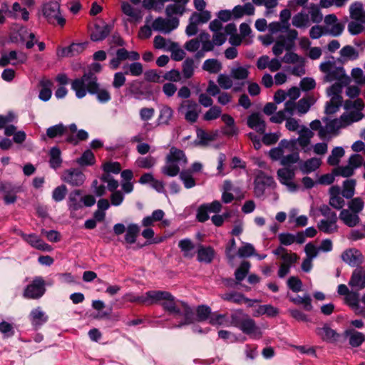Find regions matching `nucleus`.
<instances>
[{
	"mask_svg": "<svg viewBox=\"0 0 365 365\" xmlns=\"http://www.w3.org/2000/svg\"><path fill=\"white\" fill-rule=\"evenodd\" d=\"M344 108L349 111L348 113H343L339 118L329 119L328 117L322 118V121L325 123L323 128L318 132V135L322 140L326 139L330 134H337L338 130L341 128H345L352 123L359 121L364 117L362 110L364 108V102L361 99H355L354 101L346 100L344 103Z\"/></svg>",
	"mask_w": 365,
	"mask_h": 365,
	"instance_id": "nucleus-1",
	"label": "nucleus"
},
{
	"mask_svg": "<svg viewBox=\"0 0 365 365\" xmlns=\"http://www.w3.org/2000/svg\"><path fill=\"white\" fill-rule=\"evenodd\" d=\"M149 297L151 304H160L163 309L175 317H182V320L175 327L180 328L193 322L195 317L192 309L185 302L176 299L169 292L153 290Z\"/></svg>",
	"mask_w": 365,
	"mask_h": 365,
	"instance_id": "nucleus-2",
	"label": "nucleus"
},
{
	"mask_svg": "<svg viewBox=\"0 0 365 365\" xmlns=\"http://www.w3.org/2000/svg\"><path fill=\"white\" fill-rule=\"evenodd\" d=\"M99 70H88L81 78L72 81L71 87L78 98H83L87 93L96 96L101 103H108L111 99L108 90L101 86L94 71Z\"/></svg>",
	"mask_w": 365,
	"mask_h": 365,
	"instance_id": "nucleus-3",
	"label": "nucleus"
},
{
	"mask_svg": "<svg viewBox=\"0 0 365 365\" xmlns=\"http://www.w3.org/2000/svg\"><path fill=\"white\" fill-rule=\"evenodd\" d=\"M230 327L238 328L244 334L253 339H259L262 336V331L255 321L242 309L234 310L229 317Z\"/></svg>",
	"mask_w": 365,
	"mask_h": 365,
	"instance_id": "nucleus-4",
	"label": "nucleus"
},
{
	"mask_svg": "<svg viewBox=\"0 0 365 365\" xmlns=\"http://www.w3.org/2000/svg\"><path fill=\"white\" fill-rule=\"evenodd\" d=\"M187 163L186 155L182 150L176 147H171L165 158V163L161 168L165 175L175 177L180 173V168L185 167Z\"/></svg>",
	"mask_w": 365,
	"mask_h": 365,
	"instance_id": "nucleus-5",
	"label": "nucleus"
},
{
	"mask_svg": "<svg viewBox=\"0 0 365 365\" xmlns=\"http://www.w3.org/2000/svg\"><path fill=\"white\" fill-rule=\"evenodd\" d=\"M326 81L334 83L327 88L329 96L342 98L341 94L344 86L351 82V78L345 73V70H322Z\"/></svg>",
	"mask_w": 365,
	"mask_h": 365,
	"instance_id": "nucleus-6",
	"label": "nucleus"
},
{
	"mask_svg": "<svg viewBox=\"0 0 365 365\" xmlns=\"http://www.w3.org/2000/svg\"><path fill=\"white\" fill-rule=\"evenodd\" d=\"M248 75V70H231L230 74H220L217 81L222 89L228 90L232 88L233 91L238 92L242 90L244 81Z\"/></svg>",
	"mask_w": 365,
	"mask_h": 365,
	"instance_id": "nucleus-7",
	"label": "nucleus"
},
{
	"mask_svg": "<svg viewBox=\"0 0 365 365\" xmlns=\"http://www.w3.org/2000/svg\"><path fill=\"white\" fill-rule=\"evenodd\" d=\"M47 283L41 276H35L25 286L22 295L27 299H40L46 292Z\"/></svg>",
	"mask_w": 365,
	"mask_h": 365,
	"instance_id": "nucleus-8",
	"label": "nucleus"
},
{
	"mask_svg": "<svg viewBox=\"0 0 365 365\" xmlns=\"http://www.w3.org/2000/svg\"><path fill=\"white\" fill-rule=\"evenodd\" d=\"M319 212L325 218L318 222L319 230L328 235L336 232L338 230L336 213L331 210L327 205L320 206Z\"/></svg>",
	"mask_w": 365,
	"mask_h": 365,
	"instance_id": "nucleus-9",
	"label": "nucleus"
},
{
	"mask_svg": "<svg viewBox=\"0 0 365 365\" xmlns=\"http://www.w3.org/2000/svg\"><path fill=\"white\" fill-rule=\"evenodd\" d=\"M41 14L46 21L51 24L63 26L66 19L61 12L60 4L58 1H49L41 7Z\"/></svg>",
	"mask_w": 365,
	"mask_h": 365,
	"instance_id": "nucleus-10",
	"label": "nucleus"
},
{
	"mask_svg": "<svg viewBox=\"0 0 365 365\" xmlns=\"http://www.w3.org/2000/svg\"><path fill=\"white\" fill-rule=\"evenodd\" d=\"M145 78L147 81L162 83L165 81L180 82L182 79L179 70H169L163 72V70H146Z\"/></svg>",
	"mask_w": 365,
	"mask_h": 365,
	"instance_id": "nucleus-11",
	"label": "nucleus"
},
{
	"mask_svg": "<svg viewBox=\"0 0 365 365\" xmlns=\"http://www.w3.org/2000/svg\"><path fill=\"white\" fill-rule=\"evenodd\" d=\"M275 186L276 182L272 176L267 175L261 170L255 171L254 192L257 197H259L264 195L267 187L274 188Z\"/></svg>",
	"mask_w": 365,
	"mask_h": 365,
	"instance_id": "nucleus-12",
	"label": "nucleus"
},
{
	"mask_svg": "<svg viewBox=\"0 0 365 365\" xmlns=\"http://www.w3.org/2000/svg\"><path fill=\"white\" fill-rule=\"evenodd\" d=\"M222 205L218 200H214L211 203H204L197 210L196 219L198 222H205L209 218V213H218L220 212Z\"/></svg>",
	"mask_w": 365,
	"mask_h": 365,
	"instance_id": "nucleus-13",
	"label": "nucleus"
},
{
	"mask_svg": "<svg viewBox=\"0 0 365 365\" xmlns=\"http://www.w3.org/2000/svg\"><path fill=\"white\" fill-rule=\"evenodd\" d=\"M61 179L72 186L78 187L84 183L86 175L78 168H71L63 172Z\"/></svg>",
	"mask_w": 365,
	"mask_h": 365,
	"instance_id": "nucleus-14",
	"label": "nucleus"
},
{
	"mask_svg": "<svg viewBox=\"0 0 365 365\" xmlns=\"http://www.w3.org/2000/svg\"><path fill=\"white\" fill-rule=\"evenodd\" d=\"M179 24V21L176 18H157L152 24L153 30L160 31L164 34H169L173 30L175 29Z\"/></svg>",
	"mask_w": 365,
	"mask_h": 365,
	"instance_id": "nucleus-15",
	"label": "nucleus"
},
{
	"mask_svg": "<svg viewBox=\"0 0 365 365\" xmlns=\"http://www.w3.org/2000/svg\"><path fill=\"white\" fill-rule=\"evenodd\" d=\"M277 178L281 184L286 185L290 191H296L297 185L293 182L295 176L294 168H283L277 172Z\"/></svg>",
	"mask_w": 365,
	"mask_h": 365,
	"instance_id": "nucleus-16",
	"label": "nucleus"
},
{
	"mask_svg": "<svg viewBox=\"0 0 365 365\" xmlns=\"http://www.w3.org/2000/svg\"><path fill=\"white\" fill-rule=\"evenodd\" d=\"M18 234L23 238L24 241L29 243L31 247L41 251L51 252L52 247L46 243L40 237L36 234H25L19 231Z\"/></svg>",
	"mask_w": 365,
	"mask_h": 365,
	"instance_id": "nucleus-17",
	"label": "nucleus"
},
{
	"mask_svg": "<svg viewBox=\"0 0 365 365\" xmlns=\"http://www.w3.org/2000/svg\"><path fill=\"white\" fill-rule=\"evenodd\" d=\"M342 260L351 267H361L364 262V256L362 253L357 249L350 248L346 250L341 254Z\"/></svg>",
	"mask_w": 365,
	"mask_h": 365,
	"instance_id": "nucleus-18",
	"label": "nucleus"
},
{
	"mask_svg": "<svg viewBox=\"0 0 365 365\" xmlns=\"http://www.w3.org/2000/svg\"><path fill=\"white\" fill-rule=\"evenodd\" d=\"M29 320L34 329L41 328L48 320V315L40 307L33 309L29 316Z\"/></svg>",
	"mask_w": 365,
	"mask_h": 365,
	"instance_id": "nucleus-19",
	"label": "nucleus"
},
{
	"mask_svg": "<svg viewBox=\"0 0 365 365\" xmlns=\"http://www.w3.org/2000/svg\"><path fill=\"white\" fill-rule=\"evenodd\" d=\"M26 59V56L23 53H17L13 51L2 55L0 58V67H4L9 64L15 66L24 62Z\"/></svg>",
	"mask_w": 365,
	"mask_h": 365,
	"instance_id": "nucleus-20",
	"label": "nucleus"
},
{
	"mask_svg": "<svg viewBox=\"0 0 365 365\" xmlns=\"http://www.w3.org/2000/svg\"><path fill=\"white\" fill-rule=\"evenodd\" d=\"M82 193L81 190H74L69 193L67 205L71 213L83 208Z\"/></svg>",
	"mask_w": 365,
	"mask_h": 365,
	"instance_id": "nucleus-21",
	"label": "nucleus"
},
{
	"mask_svg": "<svg viewBox=\"0 0 365 365\" xmlns=\"http://www.w3.org/2000/svg\"><path fill=\"white\" fill-rule=\"evenodd\" d=\"M247 124L249 128L260 134H263L265 132L266 123L259 113L250 114L247 118Z\"/></svg>",
	"mask_w": 365,
	"mask_h": 365,
	"instance_id": "nucleus-22",
	"label": "nucleus"
},
{
	"mask_svg": "<svg viewBox=\"0 0 365 365\" xmlns=\"http://www.w3.org/2000/svg\"><path fill=\"white\" fill-rule=\"evenodd\" d=\"M87 44V42L72 43L67 48H58L57 55L61 57L76 56L86 49Z\"/></svg>",
	"mask_w": 365,
	"mask_h": 365,
	"instance_id": "nucleus-23",
	"label": "nucleus"
},
{
	"mask_svg": "<svg viewBox=\"0 0 365 365\" xmlns=\"http://www.w3.org/2000/svg\"><path fill=\"white\" fill-rule=\"evenodd\" d=\"M349 285L353 288H365V270L362 267H356L352 272Z\"/></svg>",
	"mask_w": 365,
	"mask_h": 365,
	"instance_id": "nucleus-24",
	"label": "nucleus"
},
{
	"mask_svg": "<svg viewBox=\"0 0 365 365\" xmlns=\"http://www.w3.org/2000/svg\"><path fill=\"white\" fill-rule=\"evenodd\" d=\"M339 217L345 225L349 227L356 226L360 222V218L358 214L351 212L349 210L346 209H342L341 210Z\"/></svg>",
	"mask_w": 365,
	"mask_h": 365,
	"instance_id": "nucleus-25",
	"label": "nucleus"
},
{
	"mask_svg": "<svg viewBox=\"0 0 365 365\" xmlns=\"http://www.w3.org/2000/svg\"><path fill=\"white\" fill-rule=\"evenodd\" d=\"M349 14L351 19L365 23V9L361 2L352 3L349 6Z\"/></svg>",
	"mask_w": 365,
	"mask_h": 365,
	"instance_id": "nucleus-26",
	"label": "nucleus"
},
{
	"mask_svg": "<svg viewBox=\"0 0 365 365\" xmlns=\"http://www.w3.org/2000/svg\"><path fill=\"white\" fill-rule=\"evenodd\" d=\"M255 12V8L253 4L247 2L244 5H237L232 9L234 19H239L244 16H253Z\"/></svg>",
	"mask_w": 365,
	"mask_h": 365,
	"instance_id": "nucleus-27",
	"label": "nucleus"
},
{
	"mask_svg": "<svg viewBox=\"0 0 365 365\" xmlns=\"http://www.w3.org/2000/svg\"><path fill=\"white\" fill-rule=\"evenodd\" d=\"M143 70H125V72H117L114 75L112 83L115 88H120L125 82V75H131L133 76H138L141 75Z\"/></svg>",
	"mask_w": 365,
	"mask_h": 365,
	"instance_id": "nucleus-28",
	"label": "nucleus"
},
{
	"mask_svg": "<svg viewBox=\"0 0 365 365\" xmlns=\"http://www.w3.org/2000/svg\"><path fill=\"white\" fill-rule=\"evenodd\" d=\"M344 335L349 337V343L352 347H359L365 341L364 334L353 329L345 330Z\"/></svg>",
	"mask_w": 365,
	"mask_h": 365,
	"instance_id": "nucleus-29",
	"label": "nucleus"
},
{
	"mask_svg": "<svg viewBox=\"0 0 365 365\" xmlns=\"http://www.w3.org/2000/svg\"><path fill=\"white\" fill-rule=\"evenodd\" d=\"M39 86L41 89L38 98L40 100L46 102L51 98L52 95L53 82L51 79L43 78L39 81Z\"/></svg>",
	"mask_w": 365,
	"mask_h": 365,
	"instance_id": "nucleus-30",
	"label": "nucleus"
},
{
	"mask_svg": "<svg viewBox=\"0 0 365 365\" xmlns=\"http://www.w3.org/2000/svg\"><path fill=\"white\" fill-rule=\"evenodd\" d=\"M318 334L326 341L334 343L336 342L340 336L335 330L332 329L328 324H324L323 327L319 329Z\"/></svg>",
	"mask_w": 365,
	"mask_h": 365,
	"instance_id": "nucleus-31",
	"label": "nucleus"
},
{
	"mask_svg": "<svg viewBox=\"0 0 365 365\" xmlns=\"http://www.w3.org/2000/svg\"><path fill=\"white\" fill-rule=\"evenodd\" d=\"M299 169L302 171V173L303 174H309L311 173L312 172L315 171L319 168L321 165V161L318 158H312L304 161L299 160Z\"/></svg>",
	"mask_w": 365,
	"mask_h": 365,
	"instance_id": "nucleus-32",
	"label": "nucleus"
},
{
	"mask_svg": "<svg viewBox=\"0 0 365 365\" xmlns=\"http://www.w3.org/2000/svg\"><path fill=\"white\" fill-rule=\"evenodd\" d=\"M220 297L225 301L232 302L236 304H242L250 301V299L245 297L243 294L236 291L225 292L221 294Z\"/></svg>",
	"mask_w": 365,
	"mask_h": 365,
	"instance_id": "nucleus-33",
	"label": "nucleus"
},
{
	"mask_svg": "<svg viewBox=\"0 0 365 365\" xmlns=\"http://www.w3.org/2000/svg\"><path fill=\"white\" fill-rule=\"evenodd\" d=\"M67 130V128L61 123L51 126L46 129V135H42L41 138L46 140V137L51 139L63 136Z\"/></svg>",
	"mask_w": 365,
	"mask_h": 365,
	"instance_id": "nucleus-34",
	"label": "nucleus"
},
{
	"mask_svg": "<svg viewBox=\"0 0 365 365\" xmlns=\"http://www.w3.org/2000/svg\"><path fill=\"white\" fill-rule=\"evenodd\" d=\"M215 256V250L212 247L200 245L197 250V260L207 264L210 263Z\"/></svg>",
	"mask_w": 365,
	"mask_h": 365,
	"instance_id": "nucleus-35",
	"label": "nucleus"
},
{
	"mask_svg": "<svg viewBox=\"0 0 365 365\" xmlns=\"http://www.w3.org/2000/svg\"><path fill=\"white\" fill-rule=\"evenodd\" d=\"M310 23L309 14L304 11L296 14L292 19V25L299 29H306L310 26Z\"/></svg>",
	"mask_w": 365,
	"mask_h": 365,
	"instance_id": "nucleus-36",
	"label": "nucleus"
},
{
	"mask_svg": "<svg viewBox=\"0 0 365 365\" xmlns=\"http://www.w3.org/2000/svg\"><path fill=\"white\" fill-rule=\"evenodd\" d=\"M359 294L356 292H351L344 297V303L356 314H361L362 309L359 306Z\"/></svg>",
	"mask_w": 365,
	"mask_h": 365,
	"instance_id": "nucleus-37",
	"label": "nucleus"
},
{
	"mask_svg": "<svg viewBox=\"0 0 365 365\" xmlns=\"http://www.w3.org/2000/svg\"><path fill=\"white\" fill-rule=\"evenodd\" d=\"M298 133L299 134L297 139L298 144L302 148H307L310 144L311 138L314 136V133L304 125L301 127V129L298 130Z\"/></svg>",
	"mask_w": 365,
	"mask_h": 365,
	"instance_id": "nucleus-38",
	"label": "nucleus"
},
{
	"mask_svg": "<svg viewBox=\"0 0 365 365\" xmlns=\"http://www.w3.org/2000/svg\"><path fill=\"white\" fill-rule=\"evenodd\" d=\"M62 162L61 150L57 146L52 147L49 151V166L56 170L61 166Z\"/></svg>",
	"mask_w": 365,
	"mask_h": 365,
	"instance_id": "nucleus-39",
	"label": "nucleus"
},
{
	"mask_svg": "<svg viewBox=\"0 0 365 365\" xmlns=\"http://www.w3.org/2000/svg\"><path fill=\"white\" fill-rule=\"evenodd\" d=\"M154 47L157 49H163L164 51H170L177 47V43L166 39L161 36H156L153 41Z\"/></svg>",
	"mask_w": 365,
	"mask_h": 365,
	"instance_id": "nucleus-40",
	"label": "nucleus"
},
{
	"mask_svg": "<svg viewBox=\"0 0 365 365\" xmlns=\"http://www.w3.org/2000/svg\"><path fill=\"white\" fill-rule=\"evenodd\" d=\"M153 290L148 291L143 295H136L133 293H127L124 295V299L129 302H137L143 304H151L152 299L149 297L150 293H152Z\"/></svg>",
	"mask_w": 365,
	"mask_h": 365,
	"instance_id": "nucleus-41",
	"label": "nucleus"
},
{
	"mask_svg": "<svg viewBox=\"0 0 365 365\" xmlns=\"http://www.w3.org/2000/svg\"><path fill=\"white\" fill-rule=\"evenodd\" d=\"M290 302L296 305H302L304 310L310 312L312 310V299L309 294H305L303 297L297 295L296 297H289Z\"/></svg>",
	"mask_w": 365,
	"mask_h": 365,
	"instance_id": "nucleus-42",
	"label": "nucleus"
},
{
	"mask_svg": "<svg viewBox=\"0 0 365 365\" xmlns=\"http://www.w3.org/2000/svg\"><path fill=\"white\" fill-rule=\"evenodd\" d=\"M111 27L108 25L104 26H95L91 38L94 41H98L104 39L110 32Z\"/></svg>",
	"mask_w": 365,
	"mask_h": 365,
	"instance_id": "nucleus-43",
	"label": "nucleus"
},
{
	"mask_svg": "<svg viewBox=\"0 0 365 365\" xmlns=\"http://www.w3.org/2000/svg\"><path fill=\"white\" fill-rule=\"evenodd\" d=\"M280 66V61L277 58L270 60L267 56H263L257 61L258 68H279Z\"/></svg>",
	"mask_w": 365,
	"mask_h": 365,
	"instance_id": "nucleus-44",
	"label": "nucleus"
},
{
	"mask_svg": "<svg viewBox=\"0 0 365 365\" xmlns=\"http://www.w3.org/2000/svg\"><path fill=\"white\" fill-rule=\"evenodd\" d=\"M178 247L181 252H183V256L185 257L191 258L194 256L192 250L195 248V245L190 239L185 238L180 240L178 242Z\"/></svg>",
	"mask_w": 365,
	"mask_h": 365,
	"instance_id": "nucleus-45",
	"label": "nucleus"
},
{
	"mask_svg": "<svg viewBox=\"0 0 365 365\" xmlns=\"http://www.w3.org/2000/svg\"><path fill=\"white\" fill-rule=\"evenodd\" d=\"M357 57L358 53L356 50L351 46H346L341 49L339 61L344 63L348 61L354 60Z\"/></svg>",
	"mask_w": 365,
	"mask_h": 365,
	"instance_id": "nucleus-46",
	"label": "nucleus"
},
{
	"mask_svg": "<svg viewBox=\"0 0 365 365\" xmlns=\"http://www.w3.org/2000/svg\"><path fill=\"white\" fill-rule=\"evenodd\" d=\"M139 232L140 227L137 224H130L126 229L125 235V242L130 245L134 244Z\"/></svg>",
	"mask_w": 365,
	"mask_h": 365,
	"instance_id": "nucleus-47",
	"label": "nucleus"
},
{
	"mask_svg": "<svg viewBox=\"0 0 365 365\" xmlns=\"http://www.w3.org/2000/svg\"><path fill=\"white\" fill-rule=\"evenodd\" d=\"M180 179L182 182L184 186L187 189L192 188L196 185L195 180L193 178L192 170H182L180 173Z\"/></svg>",
	"mask_w": 365,
	"mask_h": 365,
	"instance_id": "nucleus-48",
	"label": "nucleus"
},
{
	"mask_svg": "<svg viewBox=\"0 0 365 365\" xmlns=\"http://www.w3.org/2000/svg\"><path fill=\"white\" fill-rule=\"evenodd\" d=\"M344 155V150L342 147H335L331 150V155L327 158V163L329 165L335 166L337 165L341 158Z\"/></svg>",
	"mask_w": 365,
	"mask_h": 365,
	"instance_id": "nucleus-49",
	"label": "nucleus"
},
{
	"mask_svg": "<svg viewBox=\"0 0 365 365\" xmlns=\"http://www.w3.org/2000/svg\"><path fill=\"white\" fill-rule=\"evenodd\" d=\"M342 102V98L331 97L330 101L326 103V114L331 115L336 113L341 106Z\"/></svg>",
	"mask_w": 365,
	"mask_h": 365,
	"instance_id": "nucleus-50",
	"label": "nucleus"
},
{
	"mask_svg": "<svg viewBox=\"0 0 365 365\" xmlns=\"http://www.w3.org/2000/svg\"><path fill=\"white\" fill-rule=\"evenodd\" d=\"M289 48L284 36H279L275 41L272 47V52L275 56L281 55L284 50Z\"/></svg>",
	"mask_w": 365,
	"mask_h": 365,
	"instance_id": "nucleus-51",
	"label": "nucleus"
},
{
	"mask_svg": "<svg viewBox=\"0 0 365 365\" xmlns=\"http://www.w3.org/2000/svg\"><path fill=\"white\" fill-rule=\"evenodd\" d=\"M209 323L213 326L223 325L225 327H230L229 317L225 314H218L217 312L212 313Z\"/></svg>",
	"mask_w": 365,
	"mask_h": 365,
	"instance_id": "nucleus-52",
	"label": "nucleus"
},
{
	"mask_svg": "<svg viewBox=\"0 0 365 365\" xmlns=\"http://www.w3.org/2000/svg\"><path fill=\"white\" fill-rule=\"evenodd\" d=\"M282 61L287 63H293L298 66H304L305 58L294 52H287L283 57Z\"/></svg>",
	"mask_w": 365,
	"mask_h": 365,
	"instance_id": "nucleus-53",
	"label": "nucleus"
},
{
	"mask_svg": "<svg viewBox=\"0 0 365 365\" xmlns=\"http://www.w3.org/2000/svg\"><path fill=\"white\" fill-rule=\"evenodd\" d=\"M77 163L81 166H91L95 164L96 158L91 150H85L81 156L78 158Z\"/></svg>",
	"mask_w": 365,
	"mask_h": 365,
	"instance_id": "nucleus-54",
	"label": "nucleus"
},
{
	"mask_svg": "<svg viewBox=\"0 0 365 365\" xmlns=\"http://www.w3.org/2000/svg\"><path fill=\"white\" fill-rule=\"evenodd\" d=\"M156 159L153 156L139 157L135 160L137 167L143 169L152 168L156 164Z\"/></svg>",
	"mask_w": 365,
	"mask_h": 365,
	"instance_id": "nucleus-55",
	"label": "nucleus"
},
{
	"mask_svg": "<svg viewBox=\"0 0 365 365\" xmlns=\"http://www.w3.org/2000/svg\"><path fill=\"white\" fill-rule=\"evenodd\" d=\"M250 268V263L247 261L242 262L240 267L235 270V277L237 280V282L240 283L247 274L249 273Z\"/></svg>",
	"mask_w": 365,
	"mask_h": 365,
	"instance_id": "nucleus-56",
	"label": "nucleus"
},
{
	"mask_svg": "<svg viewBox=\"0 0 365 365\" xmlns=\"http://www.w3.org/2000/svg\"><path fill=\"white\" fill-rule=\"evenodd\" d=\"M8 13L15 18H21L24 21L29 19V14L28 11L24 8L22 9L17 2L13 4L12 10L10 11L9 9Z\"/></svg>",
	"mask_w": 365,
	"mask_h": 365,
	"instance_id": "nucleus-57",
	"label": "nucleus"
},
{
	"mask_svg": "<svg viewBox=\"0 0 365 365\" xmlns=\"http://www.w3.org/2000/svg\"><path fill=\"white\" fill-rule=\"evenodd\" d=\"M212 314L210 307L207 305H200L196 309V317L198 322L210 321Z\"/></svg>",
	"mask_w": 365,
	"mask_h": 365,
	"instance_id": "nucleus-58",
	"label": "nucleus"
},
{
	"mask_svg": "<svg viewBox=\"0 0 365 365\" xmlns=\"http://www.w3.org/2000/svg\"><path fill=\"white\" fill-rule=\"evenodd\" d=\"M198 39L203 51H210L214 48V43L207 33L202 32L198 35Z\"/></svg>",
	"mask_w": 365,
	"mask_h": 365,
	"instance_id": "nucleus-59",
	"label": "nucleus"
},
{
	"mask_svg": "<svg viewBox=\"0 0 365 365\" xmlns=\"http://www.w3.org/2000/svg\"><path fill=\"white\" fill-rule=\"evenodd\" d=\"M100 180L103 183H106L107 185V188L110 192L116 191V189L119 186L118 181L115 180L111 175L108 173H103L100 177Z\"/></svg>",
	"mask_w": 365,
	"mask_h": 365,
	"instance_id": "nucleus-60",
	"label": "nucleus"
},
{
	"mask_svg": "<svg viewBox=\"0 0 365 365\" xmlns=\"http://www.w3.org/2000/svg\"><path fill=\"white\" fill-rule=\"evenodd\" d=\"M364 207V202L363 200L361 197H357L352 198L350 201H349L347 210H349L351 212L359 215L363 210Z\"/></svg>",
	"mask_w": 365,
	"mask_h": 365,
	"instance_id": "nucleus-61",
	"label": "nucleus"
},
{
	"mask_svg": "<svg viewBox=\"0 0 365 365\" xmlns=\"http://www.w3.org/2000/svg\"><path fill=\"white\" fill-rule=\"evenodd\" d=\"M190 18L191 21L200 24L207 22L211 18V14L208 11L202 10L199 11V12L193 13Z\"/></svg>",
	"mask_w": 365,
	"mask_h": 365,
	"instance_id": "nucleus-62",
	"label": "nucleus"
},
{
	"mask_svg": "<svg viewBox=\"0 0 365 365\" xmlns=\"http://www.w3.org/2000/svg\"><path fill=\"white\" fill-rule=\"evenodd\" d=\"M20 36L21 39L26 42V46L27 48H31L34 45L37 43L34 33H29L25 29L20 30Z\"/></svg>",
	"mask_w": 365,
	"mask_h": 365,
	"instance_id": "nucleus-63",
	"label": "nucleus"
},
{
	"mask_svg": "<svg viewBox=\"0 0 365 365\" xmlns=\"http://www.w3.org/2000/svg\"><path fill=\"white\" fill-rule=\"evenodd\" d=\"M312 103L310 98H302L297 103V113L299 115L307 113Z\"/></svg>",
	"mask_w": 365,
	"mask_h": 365,
	"instance_id": "nucleus-64",
	"label": "nucleus"
}]
</instances>
